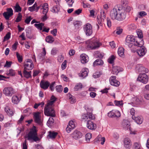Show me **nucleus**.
Masks as SVG:
<instances>
[{
	"mask_svg": "<svg viewBox=\"0 0 149 149\" xmlns=\"http://www.w3.org/2000/svg\"><path fill=\"white\" fill-rule=\"evenodd\" d=\"M126 15V12L120 8L118 9L114 8L111 10L110 13V16L113 20L122 21L125 19Z\"/></svg>",
	"mask_w": 149,
	"mask_h": 149,
	"instance_id": "1",
	"label": "nucleus"
},
{
	"mask_svg": "<svg viewBox=\"0 0 149 149\" xmlns=\"http://www.w3.org/2000/svg\"><path fill=\"white\" fill-rule=\"evenodd\" d=\"M37 131L36 127L33 125V127L30 129L28 134L24 137V138H27V140L29 141L33 140L35 142L39 141L40 139L38 136Z\"/></svg>",
	"mask_w": 149,
	"mask_h": 149,
	"instance_id": "2",
	"label": "nucleus"
},
{
	"mask_svg": "<svg viewBox=\"0 0 149 149\" xmlns=\"http://www.w3.org/2000/svg\"><path fill=\"white\" fill-rule=\"evenodd\" d=\"M125 41L126 44L130 48L134 46L141 47L143 45V40H141L140 43L138 42L136 40L134 37L132 36H127L126 38Z\"/></svg>",
	"mask_w": 149,
	"mask_h": 149,
	"instance_id": "3",
	"label": "nucleus"
},
{
	"mask_svg": "<svg viewBox=\"0 0 149 149\" xmlns=\"http://www.w3.org/2000/svg\"><path fill=\"white\" fill-rule=\"evenodd\" d=\"M101 43L96 39L90 40L87 45V48L89 49H94L99 47Z\"/></svg>",
	"mask_w": 149,
	"mask_h": 149,
	"instance_id": "4",
	"label": "nucleus"
},
{
	"mask_svg": "<svg viewBox=\"0 0 149 149\" xmlns=\"http://www.w3.org/2000/svg\"><path fill=\"white\" fill-rule=\"evenodd\" d=\"M44 111L45 114L46 116L53 117H55V111L53 108L45 107Z\"/></svg>",
	"mask_w": 149,
	"mask_h": 149,
	"instance_id": "5",
	"label": "nucleus"
},
{
	"mask_svg": "<svg viewBox=\"0 0 149 149\" xmlns=\"http://www.w3.org/2000/svg\"><path fill=\"white\" fill-rule=\"evenodd\" d=\"M24 69L28 70H32L34 67V65L32 61L30 59H26L25 62H24Z\"/></svg>",
	"mask_w": 149,
	"mask_h": 149,
	"instance_id": "6",
	"label": "nucleus"
},
{
	"mask_svg": "<svg viewBox=\"0 0 149 149\" xmlns=\"http://www.w3.org/2000/svg\"><path fill=\"white\" fill-rule=\"evenodd\" d=\"M84 30L86 36H90L92 33V27L89 23H88L84 26Z\"/></svg>",
	"mask_w": 149,
	"mask_h": 149,
	"instance_id": "7",
	"label": "nucleus"
},
{
	"mask_svg": "<svg viewBox=\"0 0 149 149\" xmlns=\"http://www.w3.org/2000/svg\"><path fill=\"white\" fill-rule=\"evenodd\" d=\"M148 80V77L145 73L140 74L137 79V81L141 82L144 84H146Z\"/></svg>",
	"mask_w": 149,
	"mask_h": 149,
	"instance_id": "8",
	"label": "nucleus"
},
{
	"mask_svg": "<svg viewBox=\"0 0 149 149\" xmlns=\"http://www.w3.org/2000/svg\"><path fill=\"white\" fill-rule=\"evenodd\" d=\"M95 118L94 115L91 113H89L87 114H84L82 115L81 119L84 121H87L91 120H94Z\"/></svg>",
	"mask_w": 149,
	"mask_h": 149,
	"instance_id": "9",
	"label": "nucleus"
},
{
	"mask_svg": "<svg viewBox=\"0 0 149 149\" xmlns=\"http://www.w3.org/2000/svg\"><path fill=\"white\" fill-rule=\"evenodd\" d=\"M3 93L6 96H11L14 93V91L12 87H7L3 89Z\"/></svg>",
	"mask_w": 149,
	"mask_h": 149,
	"instance_id": "10",
	"label": "nucleus"
},
{
	"mask_svg": "<svg viewBox=\"0 0 149 149\" xmlns=\"http://www.w3.org/2000/svg\"><path fill=\"white\" fill-rule=\"evenodd\" d=\"M116 76H111L109 79L110 83L111 85L118 86L120 84V82L116 79Z\"/></svg>",
	"mask_w": 149,
	"mask_h": 149,
	"instance_id": "11",
	"label": "nucleus"
},
{
	"mask_svg": "<svg viewBox=\"0 0 149 149\" xmlns=\"http://www.w3.org/2000/svg\"><path fill=\"white\" fill-rule=\"evenodd\" d=\"M82 136V134L77 130H75L71 134V136L72 138L75 140L80 139L81 137Z\"/></svg>",
	"mask_w": 149,
	"mask_h": 149,
	"instance_id": "12",
	"label": "nucleus"
},
{
	"mask_svg": "<svg viewBox=\"0 0 149 149\" xmlns=\"http://www.w3.org/2000/svg\"><path fill=\"white\" fill-rule=\"evenodd\" d=\"M40 87L44 90L47 89L50 85V83L47 81L42 80L40 83Z\"/></svg>",
	"mask_w": 149,
	"mask_h": 149,
	"instance_id": "13",
	"label": "nucleus"
},
{
	"mask_svg": "<svg viewBox=\"0 0 149 149\" xmlns=\"http://www.w3.org/2000/svg\"><path fill=\"white\" fill-rule=\"evenodd\" d=\"M40 114V112H37L33 114V118L35 122L38 124H40L41 123Z\"/></svg>",
	"mask_w": 149,
	"mask_h": 149,
	"instance_id": "14",
	"label": "nucleus"
},
{
	"mask_svg": "<svg viewBox=\"0 0 149 149\" xmlns=\"http://www.w3.org/2000/svg\"><path fill=\"white\" fill-rule=\"evenodd\" d=\"M87 127L89 129L92 130H95L97 127L96 124L94 123L91 120L87 121Z\"/></svg>",
	"mask_w": 149,
	"mask_h": 149,
	"instance_id": "15",
	"label": "nucleus"
},
{
	"mask_svg": "<svg viewBox=\"0 0 149 149\" xmlns=\"http://www.w3.org/2000/svg\"><path fill=\"white\" fill-rule=\"evenodd\" d=\"M56 98L54 95H52L50 98V101H49L45 107L53 108L52 105L56 101Z\"/></svg>",
	"mask_w": 149,
	"mask_h": 149,
	"instance_id": "16",
	"label": "nucleus"
},
{
	"mask_svg": "<svg viewBox=\"0 0 149 149\" xmlns=\"http://www.w3.org/2000/svg\"><path fill=\"white\" fill-rule=\"evenodd\" d=\"M143 45L141 47L140 49H138L136 50V52L137 53L138 55L140 57L143 56L146 54V51L144 48V47L143 46Z\"/></svg>",
	"mask_w": 149,
	"mask_h": 149,
	"instance_id": "17",
	"label": "nucleus"
},
{
	"mask_svg": "<svg viewBox=\"0 0 149 149\" xmlns=\"http://www.w3.org/2000/svg\"><path fill=\"white\" fill-rule=\"evenodd\" d=\"M123 69L117 66L113 67L112 70L113 74L117 75L118 73L120 71H122Z\"/></svg>",
	"mask_w": 149,
	"mask_h": 149,
	"instance_id": "18",
	"label": "nucleus"
},
{
	"mask_svg": "<svg viewBox=\"0 0 149 149\" xmlns=\"http://www.w3.org/2000/svg\"><path fill=\"white\" fill-rule=\"evenodd\" d=\"M108 116L110 118H113L115 117L118 118L120 116V112L119 111H118L116 113H115L112 111L108 113Z\"/></svg>",
	"mask_w": 149,
	"mask_h": 149,
	"instance_id": "19",
	"label": "nucleus"
},
{
	"mask_svg": "<svg viewBox=\"0 0 149 149\" xmlns=\"http://www.w3.org/2000/svg\"><path fill=\"white\" fill-rule=\"evenodd\" d=\"M88 72V70L86 68H83L81 71V74L79 76L84 78L87 76Z\"/></svg>",
	"mask_w": 149,
	"mask_h": 149,
	"instance_id": "20",
	"label": "nucleus"
},
{
	"mask_svg": "<svg viewBox=\"0 0 149 149\" xmlns=\"http://www.w3.org/2000/svg\"><path fill=\"white\" fill-rule=\"evenodd\" d=\"M124 143L125 147L127 148H130L132 145L131 141L128 138H126L124 139Z\"/></svg>",
	"mask_w": 149,
	"mask_h": 149,
	"instance_id": "21",
	"label": "nucleus"
},
{
	"mask_svg": "<svg viewBox=\"0 0 149 149\" xmlns=\"http://www.w3.org/2000/svg\"><path fill=\"white\" fill-rule=\"evenodd\" d=\"M132 118L138 124H141L143 121V119L139 116H132Z\"/></svg>",
	"mask_w": 149,
	"mask_h": 149,
	"instance_id": "22",
	"label": "nucleus"
},
{
	"mask_svg": "<svg viewBox=\"0 0 149 149\" xmlns=\"http://www.w3.org/2000/svg\"><path fill=\"white\" fill-rule=\"evenodd\" d=\"M88 57L84 54H82L80 56V60L82 63L84 64L88 61Z\"/></svg>",
	"mask_w": 149,
	"mask_h": 149,
	"instance_id": "23",
	"label": "nucleus"
},
{
	"mask_svg": "<svg viewBox=\"0 0 149 149\" xmlns=\"http://www.w3.org/2000/svg\"><path fill=\"white\" fill-rule=\"evenodd\" d=\"M49 134L48 135L49 138L52 139H54L58 134V133L54 131H50L49 132Z\"/></svg>",
	"mask_w": 149,
	"mask_h": 149,
	"instance_id": "24",
	"label": "nucleus"
},
{
	"mask_svg": "<svg viewBox=\"0 0 149 149\" xmlns=\"http://www.w3.org/2000/svg\"><path fill=\"white\" fill-rule=\"evenodd\" d=\"M5 111L9 116H12L14 114V112L12 110H11L8 106L5 107Z\"/></svg>",
	"mask_w": 149,
	"mask_h": 149,
	"instance_id": "25",
	"label": "nucleus"
},
{
	"mask_svg": "<svg viewBox=\"0 0 149 149\" xmlns=\"http://www.w3.org/2000/svg\"><path fill=\"white\" fill-rule=\"evenodd\" d=\"M104 63L103 61L101 59H97L93 63V65L95 66L99 65H102Z\"/></svg>",
	"mask_w": 149,
	"mask_h": 149,
	"instance_id": "26",
	"label": "nucleus"
},
{
	"mask_svg": "<svg viewBox=\"0 0 149 149\" xmlns=\"http://www.w3.org/2000/svg\"><path fill=\"white\" fill-rule=\"evenodd\" d=\"M27 70L24 69L23 74L24 77L27 79L30 77H31V71L28 72Z\"/></svg>",
	"mask_w": 149,
	"mask_h": 149,
	"instance_id": "27",
	"label": "nucleus"
},
{
	"mask_svg": "<svg viewBox=\"0 0 149 149\" xmlns=\"http://www.w3.org/2000/svg\"><path fill=\"white\" fill-rule=\"evenodd\" d=\"M46 41L49 43H52L54 41V38L51 36H49L46 37Z\"/></svg>",
	"mask_w": 149,
	"mask_h": 149,
	"instance_id": "28",
	"label": "nucleus"
},
{
	"mask_svg": "<svg viewBox=\"0 0 149 149\" xmlns=\"http://www.w3.org/2000/svg\"><path fill=\"white\" fill-rule=\"evenodd\" d=\"M118 53L120 56L121 57L124 55V48L122 47H119L118 49Z\"/></svg>",
	"mask_w": 149,
	"mask_h": 149,
	"instance_id": "29",
	"label": "nucleus"
},
{
	"mask_svg": "<svg viewBox=\"0 0 149 149\" xmlns=\"http://www.w3.org/2000/svg\"><path fill=\"white\" fill-rule=\"evenodd\" d=\"M44 24L42 23H41L38 24H34V26L38 29L40 30H42L43 27L44 26Z\"/></svg>",
	"mask_w": 149,
	"mask_h": 149,
	"instance_id": "30",
	"label": "nucleus"
},
{
	"mask_svg": "<svg viewBox=\"0 0 149 149\" xmlns=\"http://www.w3.org/2000/svg\"><path fill=\"white\" fill-rule=\"evenodd\" d=\"M81 22L79 21H74L73 22L75 27L77 29L79 28V26L81 25Z\"/></svg>",
	"mask_w": 149,
	"mask_h": 149,
	"instance_id": "31",
	"label": "nucleus"
},
{
	"mask_svg": "<svg viewBox=\"0 0 149 149\" xmlns=\"http://www.w3.org/2000/svg\"><path fill=\"white\" fill-rule=\"evenodd\" d=\"M12 102L14 104H17L19 102V99L17 96H13L12 97Z\"/></svg>",
	"mask_w": 149,
	"mask_h": 149,
	"instance_id": "32",
	"label": "nucleus"
},
{
	"mask_svg": "<svg viewBox=\"0 0 149 149\" xmlns=\"http://www.w3.org/2000/svg\"><path fill=\"white\" fill-rule=\"evenodd\" d=\"M82 87V85L81 83L78 84H76L74 88V90L75 91H78L80 89H81Z\"/></svg>",
	"mask_w": 149,
	"mask_h": 149,
	"instance_id": "33",
	"label": "nucleus"
},
{
	"mask_svg": "<svg viewBox=\"0 0 149 149\" xmlns=\"http://www.w3.org/2000/svg\"><path fill=\"white\" fill-rule=\"evenodd\" d=\"M91 134L90 133H88L85 135V139L86 141L89 142L90 139L91 138Z\"/></svg>",
	"mask_w": 149,
	"mask_h": 149,
	"instance_id": "34",
	"label": "nucleus"
},
{
	"mask_svg": "<svg viewBox=\"0 0 149 149\" xmlns=\"http://www.w3.org/2000/svg\"><path fill=\"white\" fill-rule=\"evenodd\" d=\"M106 17V14H105L104 11L103 10H101L100 19L101 20H104V19H105Z\"/></svg>",
	"mask_w": 149,
	"mask_h": 149,
	"instance_id": "35",
	"label": "nucleus"
},
{
	"mask_svg": "<svg viewBox=\"0 0 149 149\" xmlns=\"http://www.w3.org/2000/svg\"><path fill=\"white\" fill-rule=\"evenodd\" d=\"M127 1L126 0H121V8H124L128 5Z\"/></svg>",
	"mask_w": 149,
	"mask_h": 149,
	"instance_id": "36",
	"label": "nucleus"
},
{
	"mask_svg": "<svg viewBox=\"0 0 149 149\" xmlns=\"http://www.w3.org/2000/svg\"><path fill=\"white\" fill-rule=\"evenodd\" d=\"M15 9L16 12H19L21 11L22 8L19 6L18 3H16L15 6Z\"/></svg>",
	"mask_w": 149,
	"mask_h": 149,
	"instance_id": "37",
	"label": "nucleus"
},
{
	"mask_svg": "<svg viewBox=\"0 0 149 149\" xmlns=\"http://www.w3.org/2000/svg\"><path fill=\"white\" fill-rule=\"evenodd\" d=\"M37 6V3L36 2H35L32 6L29 8L28 10L31 12H33L35 11V8Z\"/></svg>",
	"mask_w": 149,
	"mask_h": 149,
	"instance_id": "38",
	"label": "nucleus"
},
{
	"mask_svg": "<svg viewBox=\"0 0 149 149\" xmlns=\"http://www.w3.org/2000/svg\"><path fill=\"white\" fill-rule=\"evenodd\" d=\"M59 10V7L58 6H54L52 10V12L54 13H58V12Z\"/></svg>",
	"mask_w": 149,
	"mask_h": 149,
	"instance_id": "39",
	"label": "nucleus"
},
{
	"mask_svg": "<svg viewBox=\"0 0 149 149\" xmlns=\"http://www.w3.org/2000/svg\"><path fill=\"white\" fill-rule=\"evenodd\" d=\"M115 58V57L113 55H112L108 59V62L110 64H112L113 63Z\"/></svg>",
	"mask_w": 149,
	"mask_h": 149,
	"instance_id": "40",
	"label": "nucleus"
},
{
	"mask_svg": "<svg viewBox=\"0 0 149 149\" xmlns=\"http://www.w3.org/2000/svg\"><path fill=\"white\" fill-rule=\"evenodd\" d=\"M22 18V15L21 13H19L18 14L17 17L16 18L15 22H20Z\"/></svg>",
	"mask_w": 149,
	"mask_h": 149,
	"instance_id": "41",
	"label": "nucleus"
},
{
	"mask_svg": "<svg viewBox=\"0 0 149 149\" xmlns=\"http://www.w3.org/2000/svg\"><path fill=\"white\" fill-rule=\"evenodd\" d=\"M3 15L6 20H9L10 17L12 16V15L5 12L3 13Z\"/></svg>",
	"mask_w": 149,
	"mask_h": 149,
	"instance_id": "42",
	"label": "nucleus"
},
{
	"mask_svg": "<svg viewBox=\"0 0 149 149\" xmlns=\"http://www.w3.org/2000/svg\"><path fill=\"white\" fill-rule=\"evenodd\" d=\"M9 73L7 74V75H10L11 76H14L15 75V70L12 69L9 70Z\"/></svg>",
	"mask_w": 149,
	"mask_h": 149,
	"instance_id": "43",
	"label": "nucleus"
},
{
	"mask_svg": "<svg viewBox=\"0 0 149 149\" xmlns=\"http://www.w3.org/2000/svg\"><path fill=\"white\" fill-rule=\"evenodd\" d=\"M16 56L18 62L19 63H21L23 61L22 57V56L20 55L17 52L16 53Z\"/></svg>",
	"mask_w": 149,
	"mask_h": 149,
	"instance_id": "44",
	"label": "nucleus"
},
{
	"mask_svg": "<svg viewBox=\"0 0 149 149\" xmlns=\"http://www.w3.org/2000/svg\"><path fill=\"white\" fill-rule=\"evenodd\" d=\"M63 87L61 85L57 86L56 87V89L57 92L59 93H61L63 90Z\"/></svg>",
	"mask_w": 149,
	"mask_h": 149,
	"instance_id": "45",
	"label": "nucleus"
},
{
	"mask_svg": "<svg viewBox=\"0 0 149 149\" xmlns=\"http://www.w3.org/2000/svg\"><path fill=\"white\" fill-rule=\"evenodd\" d=\"M141 145L138 143H134V149H140Z\"/></svg>",
	"mask_w": 149,
	"mask_h": 149,
	"instance_id": "46",
	"label": "nucleus"
},
{
	"mask_svg": "<svg viewBox=\"0 0 149 149\" xmlns=\"http://www.w3.org/2000/svg\"><path fill=\"white\" fill-rule=\"evenodd\" d=\"M11 33L10 32L8 33L4 37V41L8 40L10 37Z\"/></svg>",
	"mask_w": 149,
	"mask_h": 149,
	"instance_id": "47",
	"label": "nucleus"
},
{
	"mask_svg": "<svg viewBox=\"0 0 149 149\" xmlns=\"http://www.w3.org/2000/svg\"><path fill=\"white\" fill-rule=\"evenodd\" d=\"M6 10L7 11L6 12V13L10 14L12 15H13V11L12 8H7Z\"/></svg>",
	"mask_w": 149,
	"mask_h": 149,
	"instance_id": "48",
	"label": "nucleus"
},
{
	"mask_svg": "<svg viewBox=\"0 0 149 149\" xmlns=\"http://www.w3.org/2000/svg\"><path fill=\"white\" fill-rule=\"evenodd\" d=\"M32 19V18H31V16L27 17L26 19H25L24 22L27 24H29L30 23V21Z\"/></svg>",
	"mask_w": 149,
	"mask_h": 149,
	"instance_id": "49",
	"label": "nucleus"
},
{
	"mask_svg": "<svg viewBox=\"0 0 149 149\" xmlns=\"http://www.w3.org/2000/svg\"><path fill=\"white\" fill-rule=\"evenodd\" d=\"M12 62L11 61H7L6 62V64L4 65V67H6L7 68L10 67L12 64Z\"/></svg>",
	"mask_w": 149,
	"mask_h": 149,
	"instance_id": "50",
	"label": "nucleus"
},
{
	"mask_svg": "<svg viewBox=\"0 0 149 149\" xmlns=\"http://www.w3.org/2000/svg\"><path fill=\"white\" fill-rule=\"evenodd\" d=\"M26 140L25 139L22 143V149H27L28 146Z\"/></svg>",
	"mask_w": 149,
	"mask_h": 149,
	"instance_id": "51",
	"label": "nucleus"
},
{
	"mask_svg": "<svg viewBox=\"0 0 149 149\" xmlns=\"http://www.w3.org/2000/svg\"><path fill=\"white\" fill-rule=\"evenodd\" d=\"M115 104L116 106L122 105L123 104L122 101L115 100Z\"/></svg>",
	"mask_w": 149,
	"mask_h": 149,
	"instance_id": "52",
	"label": "nucleus"
},
{
	"mask_svg": "<svg viewBox=\"0 0 149 149\" xmlns=\"http://www.w3.org/2000/svg\"><path fill=\"white\" fill-rule=\"evenodd\" d=\"M66 1L68 3V5L69 7H71L72 6V4L74 3V1L73 0H67Z\"/></svg>",
	"mask_w": 149,
	"mask_h": 149,
	"instance_id": "53",
	"label": "nucleus"
},
{
	"mask_svg": "<svg viewBox=\"0 0 149 149\" xmlns=\"http://www.w3.org/2000/svg\"><path fill=\"white\" fill-rule=\"evenodd\" d=\"M121 8L123 9L124 10V11H125L126 12H129L131 10L130 7L128 6V5L126 6L125 8Z\"/></svg>",
	"mask_w": 149,
	"mask_h": 149,
	"instance_id": "54",
	"label": "nucleus"
},
{
	"mask_svg": "<svg viewBox=\"0 0 149 149\" xmlns=\"http://www.w3.org/2000/svg\"><path fill=\"white\" fill-rule=\"evenodd\" d=\"M54 123V119L51 117H50L47 122V123L50 125H52Z\"/></svg>",
	"mask_w": 149,
	"mask_h": 149,
	"instance_id": "55",
	"label": "nucleus"
},
{
	"mask_svg": "<svg viewBox=\"0 0 149 149\" xmlns=\"http://www.w3.org/2000/svg\"><path fill=\"white\" fill-rule=\"evenodd\" d=\"M48 5L47 3H44V5L42 6L41 9H46L48 10Z\"/></svg>",
	"mask_w": 149,
	"mask_h": 149,
	"instance_id": "56",
	"label": "nucleus"
},
{
	"mask_svg": "<svg viewBox=\"0 0 149 149\" xmlns=\"http://www.w3.org/2000/svg\"><path fill=\"white\" fill-rule=\"evenodd\" d=\"M70 103L72 104L75 103L76 101V98L74 96H72L71 98L70 99Z\"/></svg>",
	"mask_w": 149,
	"mask_h": 149,
	"instance_id": "57",
	"label": "nucleus"
},
{
	"mask_svg": "<svg viewBox=\"0 0 149 149\" xmlns=\"http://www.w3.org/2000/svg\"><path fill=\"white\" fill-rule=\"evenodd\" d=\"M123 31V29L120 28H118L116 29V33L118 35L121 34Z\"/></svg>",
	"mask_w": 149,
	"mask_h": 149,
	"instance_id": "58",
	"label": "nucleus"
},
{
	"mask_svg": "<svg viewBox=\"0 0 149 149\" xmlns=\"http://www.w3.org/2000/svg\"><path fill=\"white\" fill-rule=\"evenodd\" d=\"M50 32L53 36H56V35L57 29H54L52 30Z\"/></svg>",
	"mask_w": 149,
	"mask_h": 149,
	"instance_id": "59",
	"label": "nucleus"
},
{
	"mask_svg": "<svg viewBox=\"0 0 149 149\" xmlns=\"http://www.w3.org/2000/svg\"><path fill=\"white\" fill-rule=\"evenodd\" d=\"M68 125V126L73 128H74L75 127L74 122L72 121H70Z\"/></svg>",
	"mask_w": 149,
	"mask_h": 149,
	"instance_id": "60",
	"label": "nucleus"
},
{
	"mask_svg": "<svg viewBox=\"0 0 149 149\" xmlns=\"http://www.w3.org/2000/svg\"><path fill=\"white\" fill-rule=\"evenodd\" d=\"M107 24L109 27H110L111 26V22L110 19L108 18H107Z\"/></svg>",
	"mask_w": 149,
	"mask_h": 149,
	"instance_id": "61",
	"label": "nucleus"
},
{
	"mask_svg": "<svg viewBox=\"0 0 149 149\" xmlns=\"http://www.w3.org/2000/svg\"><path fill=\"white\" fill-rule=\"evenodd\" d=\"M82 9H79L77 10H76L74 13V15L77 14L79 15L80 13L82 12Z\"/></svg>",
	"mask_w": 149,
	"mask_h": 149,
	"instance_id": "62",
	"label": "nucleus"
},
{
	"mask_svg": "<svg viewBox=\"0 0 149 149\" xmlns=\"http://www.w3.org/2000/svg\"><path fill=\"white\" fill-rule=\"evenodd\" d=\"M55 83V82H52L51 84L49 85V88L51 91H53L54 90V86Z\"/></svg>",
	"mask_w": 149,
	"mask_h": 149,
	"instance_id": "63",
	"label": "nucleus"
},
{
	"mask_svg": "<svg viewBox=\"0 0 149 149\" xmlns=\"http://www.w3.org/2000/svg\"><path fill=\"white\" fill-rule=\"evenodd\" d=\"M18 44L17 42H16L12 45L13 49L14 51L16 50L17 48V45Z\"/></svg>",
	"mask_w": 149,
	"mask_h": 149,
	"instance_id": "64",
	"label": "nucleus"
}]
</instances>
